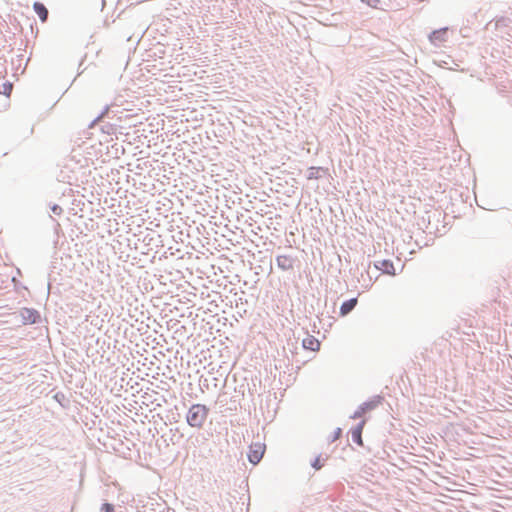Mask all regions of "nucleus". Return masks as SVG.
Returning a JSON list of instances; mask_svg holds the SVG:
<instances>
[{
    "label": "nucleus",
    "mask_w": 512,
    "mask_h": 512,
    "mask_svg": "<svg viewBox=\"0 0 512 512\" xmlns=\"http://www.w3.org/2000/svg\"><path fill=\"white\" fill-rule=\"evenodd\" d=\"M209 415V408L204 404H193L186 413V422L191 428L201 429Z\"/></svg>",
    "instance_id": "obj_1"
},
{
    "label": "nucleus",
    "mask_w": 512,
    "mask_h": 512,
    "mask_svg": "<svg viewBox=\"0 0 512 512\" xmlns=\"http://www.w3.org/2000/svg\"><path fill=\"white\" fill-rule=\"evenodd\" d=\"M383 401L384 397L381 395H375L371 397L369 400L359 405L356 411L350 416V418L359 419L363 417L366 413L376 409L380 404H382Z\"/></svg>",
    "instance_id": "obj_2"
},
{
    "label": "nucleus",
    "mask_w": 512,
    "mask_h": 512,
    "mask_svg": "<svg viewBox=\"0 0 512 512\" xmlns=\"http://www.w3.org/2000/svg\"><path fill=\"white\" fill-rule=\"evenodd\" d=\"M19 314L23 325L39 324L42 321L40 312L34 308L23 307Z\"/></svg>",
    "instance_id": "obj_3"
},
{
    "label": "nucleus",
    "mask_w": 512,
    "mask_h": 512,
    "mask_svg": "<svg viewBox=\"0 0 512 512\" xmlns=\"http://www.w3.org/2000/svg\"><path fill=\"white\" fill-rule=\"evenodd\" d=\"M265 452V445L261 443H256L250 446V450L248 453V460L251 464H258Z\"/></svg>",
    "instance_id": "obj_4"
},
{
    "label": "nucleus",
    "mask_w": 512,
    "mask_h": 512,
    "mask_svg": "<svg viewBox=\"0 0 512 512\" xmlns=\"http://www.w3.org/2000/svg\"><path fill=\"white\" fill-rule=\"evenodd\" d=\"M447 37H448V28L447 27L433 30L428 36L429 41L433 45H438L439 43L446 42Z\"/></svg>",
    "instance_id": "obj_5"
},
{
    "label": "nucleus",
    "mask_w": 512,
    "mask_h": 512,
    "mask_svg": "<svg viewBox=\"0 0 512 512\" xmlns=\"http://www.w3.org/2000/svg\"><path fill=\"white\" fill-rule=\"evenodd\" d=\"M374 267L377 270L382 271V273L394 276L396 275L394 264L391 260L384 259L382 261H377L374 263Z\"/></svg>",
    "instance_id": "obj_6"
},
{
    "label": "nucleus",
    "mask_w": 512,
    "mask_h": 512,
    "mask_svg": "<svg viewBox=\"0 0 512 512\" xmlns=\"http://www.w3.org/2000/svg\"><path fill=\"white\" fill-rule=\"evenodd\" d=\"M364 426L365 420H362L351 430V439L359 446L363 445L362 433Z\"/></svg>",
    "instance_id": "obj_7"
},
{
    "label": "nucleus",
    "mask_w": 512,
    "mask_h": 512,
    "mask_svg": "<svg viewBox=\"0 0 512 512\" xmlns=\"http://www.w3.org/2000/svg\"><path fill=\"white\" fill-rule=\"evenodd\" d=\"M276 264L281 270L289 271L294 267V260L290 256L279 255L276 257Z\"/></svg>",
    "instance_id": "obj_8"
},
{
    "label": "nucleus",
    "mask_w": 512,
    "mask_h": 512,
    "mask_svg": "<svg viewBox=\"0 0 512 512\" xmlns=\"http://www.w3.org/2000/svg\"><path fill=\"white\" fill-rule=\"evenodd\" d=\"M357 302H358L357 298H350L348 300H345L340 306V315L346 316L350 312H352L354 310V308L356 307Z\"/></svg>",
    "instance_id": "obj_9"
},
{
    "label": "nucleus",
    "mask_w": 512,
    "mask_h": 512,
    "mask_svg": "<svg viewBox=\"0 0 512 512\" xmlns=\"http://www.w3.org/2000/svg\"><path fill=\"white\" fill-rule=\"evenodd\" d=\"M302 346L306 350L318 351L320 348V342L314 336L309 335L303 339Z\"/></svg>",
    "instance_id": "obj_10"
},
{
    "label": "nucleus",
    "mask_w": 512,
    "mask_h": 512,
    "mask_svg": "<svg viewBox=\"0 0 512 512\" xmlns=\"http://www.w3.org/2000/svg\"><path fill=\"white\" fill-rule=\"evenodd\" d=\"M33 9L42 22L47 21L49 12L43 3L38 1L34 2Z\"/></svg>",
    "instance_id": "obj_11"
},
{
    "label": "nucleus",
    "mask_w": 512,
    "mask_h": 512,
    "mask_svg": "<svg viewBox=\"0 0 512 512\" xmlns=\"http://www.w3.org/2000/svg\"><path fill=\"white\" fill-rule=\"evenodd\" d=\"M320 171H324V169L322 167H310L307 178L309 180L320 178Z\"/></svg>",
    "instance_id": "obj_12"
},
{
    "label": "nucleus",
    "mask_w": 512,
    "mask_h": 512,
    "mask_svg": "<svg viewBox=\"0 0 512 512\" xmlns=\"http://www.w3.org/2000/svg\"><path fill=\"white\" fill-rule=\"evenodd\" d=\"M115 507L112 503L104 502L101 505L100 512H114Z\"/></svg>",
    "instance_id": "obj_13"
},
{
    "label": "nucleus",
    "mask_w": 512,
    "mask_h": 512,
    "mask_svg": "<svg viewBox=\"0 0 512 512\" xmlns=\"http://www.w3.org/2000/svg\"><path fill=\"white\" fill-rule=\"evenodd\" d=\"M311 466L315 469V470H320L323 466V462L321 461V458L320 456L316 457L312 462H311Z\"/></svg>",
    "instance_id": "obj_14"
},
{
    "label": "nucleus",
    "mask_w": 512,
    "mask_h": 512,
    "mask_svg": "<svg viewBox=\"0 0 512 512\" xmlns=\"http://www.w3.org/2000/svg\"><path fill=\"white\" fill-rule=\"evenodd\" d=\"M109 107L106 106L105 109L92 121L91 125L89 127H93L94 123L97 121H100L103 116L108 112Z\"/></svg>",
    "instance_id": "obj_15"
},
{
    "label": "nucleus",
    "mask_w": 512,
    "mask_h": 512,
    "mask_svg": "<svg viewBox=\"0 0 512 512\" xmlns=\"http://www.w3.org/2000/svg\"><path fill=\"white\" fill-rule=\"evenodd\" d=\"M361 1L372 8H377L378 4L380 3V0H361Z\"/></svg>",
    "instance_id": "obj_16"
},
{
    "label": "nucleus",
    "mask_w": 512,
    "mask_h": 512,
    "mask_svg": "<svg viewBox=\"0 0 512 512\" xmlns=\"http://www.w3.org/2000/svg\"><path fill=\"white\" fill-rule=\"evenodd\" d=\"M51 211L55 215H61L63 212V209L59 205L54 204L51 206Z\"/></svg>",
    "instance_id": "obj_17"
},
{
    "label": "nucleus",
    "mask_w": 512,
    "mask_h": 512,
    "mask_svg": "<svg viewBox=\"0 0 512 512\" xmlns=\"http://www.w3.org/2000/svg\"><path fill=\"white\" fill-rule=\"evenodd\" d=\"M341 434H342V430H341V428H337V429L334 431V433H333V435H332V437H331V442L336 441V440L341 436Z\"/></svg>",
    "instance_id": "obj_18"
},
{
    "label": "nucleus",
    "mask_w": 512,
    "mask_h": 512,
    "mask_svg": "<svg viewBox=\"0 0 512 512\" xmlns=\"http://www.w3.org/2000/svg\"><path fill=\"white\" fill-rule=\"evenodd\" d=\"M3 87H4V94L9 95L12 91V84L7 82V83L3 84Z\"/></svg>",
    "instance_id": "obj_19"
},
{
    "label": "nucleus",
    "mask_w": 512,
    "mask_h": 512,
    "mask_svg": "<svg viewBox=\"0 0 512 512\" xmlns=\"http://www.w3.org/2000/svg\"><path fill=\"white\" fill-rule=\"evenodd\" d=\"M113 129L112 125L110 124H107V125H104L102 126V131L107 133V134H110V131Z\"/></svg>",
    "instance_id": "obj_20"
},
{
    "label": "nucleus",
    "mask_w": 512,
    "mask_h": 512,
    "mask_svg": "<svg viewBox=\"0 0 512 512\" xmlns=\"http://www.w3.org/2000/svg\"><path fill=\"white\" fill-rule=\"evenodd\" d=\"M54 398H55L59 403H61V399H64V394H63V393H56V395L54 396Z\"/></svg>",
    "instance_id": "obj_21"
},
{
    "label": "nucleus",
    "mask_w": 512,
    "mask_h": 512,
    "mask_svg": "<svg viewBox=\"0 0 512 512\" xmlns=\"http://www.w3.org/2000/svg\"><path fill=\"white\" fill-rule=\"evenodd\" d=\"M144 33H145V30H144L142 27H141V28H139V30H138V35H140V37H139V38H141V37L143 36V34H144ZM139 40H140V39H138L137 41H139Z\"/></svg>",
    "instance_id": "obj_22"
},
{
    "label": "nucleus",
    "mask_w": 512,
    "mask_h": 512,
    "mask_svg": "<svg viewBox=\"0 0 512 512\" xmlns=\"http://www.w3.org/2000/svg\"><path fill=\"white\" fill-rule=\"evenodd\" d=\"M123 36L126 37V41H131L132 40V36L127 35L126 33Z\"/></svg>",
    "instance_id": "obj_23"
}]
</instances>
